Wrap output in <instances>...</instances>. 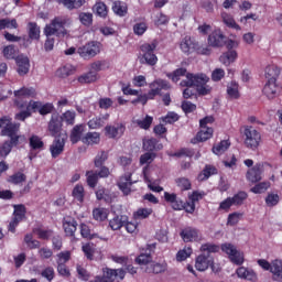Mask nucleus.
<instances>
[{"label": "nucleus", "instance_id": "9b49d317", "mask_svg": "<svg viewBox=\"0 0 282 282\" xmlns=\"http://www.w3.org/2000/svg\"><path fill=\"white\" fill-rule=\"evenodd\" d=\"M100 42L91 41L84 46L78 47L77 53L82 58H94L100 54Z\"/></svg>", "mask_w": 282, "mask_h": 282}, {"label": "nucleus", "instance_id": "4be33fe9", "mask_svg": "<svg viewBox=\"0 0 282 282\" xmlns=\"http://www.w3.org/2000/svg\"><path fill=\"white\" fill-rule=\"evenodd\" d=\"M15 63L18 66V74L19 76H25L26 74L30 73V58L24 55H19L15 58Z\"/></svg>", "mask_w": 282, "mask_h": 282}, {"label": "nucleus", "instance_id": "6ab92c4d", "mask_svg": "<svg viewBox=\"0 0 282 282\" xmlns=\"http://www.w3.org/2000/svg\"><path fill=\"white\" fill-rule=\"evenodd\" d=\"M247 180L252 184L261 182V180H263V164L257 163L253 167L249 169L247 172Z\"/></svg>", "mask_w": 282, "mask_h": 282}, {"label": "nucleus", "instance_id": "f704fd0d", "mask_svg": "<svg viewBox=\"0 0 282 282\" xmlns=\"http://www.w3.org/2000/svg\"><path fill=\"white\" fill-rule=\"evenodd\" d=\"M29 147L31 151H43L45 143L43 142V139H41V137L32 134L29 138Z\"/></svg>", "mask_w": 282, "mask_h": 282}, {"label": "nucleus", "instance_id": "37998d69", "mask_svg": "<svg viewBox=\"0 0 282 282\" xmlns=\"http://www.w3.org/2000/svg\"><path fill=\"white\" fill-rule=\"evenodd\" d=\"M93 10L97 17H100L101 19H107V14H109V9L107 8V4L105 2H97Z\"/></svg>", "mask_w": 282, "mask_h": 282}, {"label": "nucleus", "instance_id": "052dcab7", "mask_svg": "<svg viewBox=\"0 0 282 282\" xmlns=\"http://www.w3.org/2000/svg\"><path fill=\"white\" fill-rule=\"evenodd\" d=\"M2 54L7 61H17V48L13 44L7 45L2 50Z\"/></svg>", "mask_w": 282, "mask_h": 282}, {"label": "nucleus", "instance_id": "a18cd8bd", "mask_svg": "<svg viewBox=\"0 0 282 282\" xmlns=\"http://www.w3.org/2000/svg\"><path fill=\"white\" fill-rule=\"evenodd\" d=\"M223 23L227 25V28H231V30H241V26L237 24L235 21V18L232 15L228 14L227 12L221 13Z\"/></svg>", "mask_w": 282, "mask_h": 282}, {"label": "nucleus", "instance_id": "4468645a", "mask_svg": "<svg viewBox=\"0 0 282 282\" xmlns=\"http://www.w3.org/2000/svg\"><path fill=\"white\" fill-rule=\"evenodd\" d=\"M215 264V259L210 254L202 253L196 257L195 268L198 272H206L208 268H213Z\"/></svg>", "mask_w": 282, "mask_h": 282}, {"label": "nucleus", "instance_id": "680f3d73", "mask_svg": "<svg viewBox=\"0 0 282 282\" xmlns=\"http://www.w3.org/2000/svg\"><path fill=\"white\" fill-rule=\"evenodd\" d=\"M82 250L89 261H94V254L96 253V248L94 247V243L87 242L82 247Z\"/></svg>", "mask_w": 282, "mask_h": 282}, {"label": "nucleus", "instance_id": "7ed1b4c3", "mask_svg": "<svg viewBox=\"0 0 282 282\" xmlns=\"http://www.w3.org/2000/svg\"><path fill=\"white\" fill-rule=\"evenodd\" d=\"M155 50H158V40H153L151 43H144L140 46L139 61L141 65H149L150 67L158 65Z\"/></svg>", "mask_w": 282, "mask_h": 282}, {"label": "nucleus", "instance_id": "bb28decb", "mask_svg": "<svg viewBox=\"0 0 282 282\" xmlns=\"http://www.w3.org/2000/svg\"><path fill=\"white\" fill-rule=\"evenodd\" d=\"M239 98H241L239 83L231 80L227 84V100H239Z\"/></svg>", "mask_w": 282, "mask_h": 282}, {"label": "nucleus", "instance_id": "f3484780", "mask_svg": "<svg viewBox=\"0 0 282 282\" xmlns=\"http://www.w3.org/2000/svg\"><path fill=\"white\" fill-rule=\"evenodd\" d=\"M131 177H132L131 173H126L122 176H120L117 182V186L119 191H121V193L124 196L131 195V187L133 186V181L131 180Z\"/></svg>", "mask_w": 282, "mask_h": 282}, {"label": "nucleus", "instance_id": "c9c22d12", "mask_svg": "<svg viewBox=\"0 0 282 282\" xmlns=\"http://www.w3.org/2000/svg\"><path fill=\"white\" fill-rule=\"evenodd\" d=\"M28 180V176L23 172H15L7 178L8 184L19 186Z\"/></svg>", "mask_w": 282, "mask_h": 282}, {"label": "nucleus", "instance_id": "774afa93", "mask_svg": "<svg viewBox=\"0 0 282 282\" xmlns=\"http://www.w3.org/2000/svg\"><path fill=\"white\" fill-rule=\"evenodd\" d=\"M200 252H206L205 254H213L219 252V246L213 243H204L200 246Z\"/></svg>", "mask_w": 282, "mask_h": 282}, {"label": "nucleus", "instance_id": "6e6552de", "mask_svg": "<svg viewBox=\"0 0 282 282\" xmlns=\"http://www.w3.org/2000/svg\"><path fill=\"white\" fill-rule=\"evenodd\" d=\"M210 80V77L204 73L200 74H193V73H187L186 74V79H183L181 82V87H202L204 85H208Z\"/></svg>", "mask_w": 282, "mask_h": 282}, {"label": "nucleus", "instance_id": "bf43d9fd", "mask_svg": "<svg viewBox=\"0 0 282 282\" xmlns=\"http://www.w3.org/2000/svg\"><path fill=\"white\" fill-rule=\"evenodd\" d=\"M82 137H83V124H77L73 128L70 132L72 144H76L77 142H80Z\"/></svg>", "mask_w": 282, "mask_h": 282}, {"label": "nucleus", "instance_id": "412c9836", "mask_svg": "<svg viewBox=\"0 0 282 282\" xmlns=\"http://www.w3.org/2000/svg\"><path fill=\"white\" fill-rule=\"evenodd\" d=\"M236 274L238 279H243L245 281H251V282H258L259 276L257 275V272L252 269H248L246 267H240L236 270Z\"/></svg>", "mask_w": 282, "mask_h": 282}, {"label": "nucleus", "instance_id": "4c0bfd02", "mask_svg": "<svg viewBox=\"0 0 282 282\" xmlns=\"http://www.w3.org/2000/svg\"><path fill=\"white\" fill-rule=\"evenodd\" d=\"M75 72L76 69L74 68V66L66 64L56 70V76L57 78H69V76H73Z\"/></svg>", "mask_w": 282, "mask_h": 282}, {"label": "nucleus", "instance_id": "864d4df0", "mask_svg": "<svg viewBox=\"0 0 282 282\" xmlns=\"http://www.w3.org/2000/svg\"><path fill=\"white\" fill-rule=\"evenodd\" d=\"M98 180H99V176L97 172H94V171L86 172V182L89 188H96V186H98Z\"/></svg>", "mask_w": 282, "mask_h": 282}, {"label": "nucleus", "instance_id": "9d476101", "mask_svg": "<svg viewBox=\"0 0 282 282\" xmlns=\"http://www.w3.org/2000/svg\"><path fill=\"white\" fill-rule=\"evenodd\" d=\"M221 250L225 252V254H228V259L234 263L235 265H243V253L239 250H237V247L230 242H226L221 245Z\"/></svg>", "mask_w": 282, "mask_h": 282}, {"label": "nucleus", "instance_id": "de8ad7c7", "mask_svg": "<svg viewBox=\"0 0 282 282\" xmlns=\"http://www.w3.org/2000/svg\"><path fill=\"white\" fill-rule=\"evenodd\" d=\"M188 73L186 68H176L173 73H167L166 76L172 80V83H180L182 76H186Z\"/></svg>", "mask_w": 282, "mask_h": 282}, {"label": "nucleus", "instance_id": "2f4dec72", "mask_svg": "<svg viewBox=\"0 0 282 282\" xmlns=\"http://www.w3.org/2000/svg\"><path fill=\"white\" fill-rule=\"evenodd\" d=\"M218 170L214 165L206 164L202 173L198 174V182H206L212 175H217Z\"/></svg>", "mask_w": 282, "mask_h": 282}, {"label": "nucleus", "instance_id": "c85d7f7f", "mask_svg": "<svg viewBox=\"0 0 282 282\" xmlns=\"http://www.w3.org/2000/svg\"><path fill=\"white\" fill-rule=\"evenodd\" d=\"M238 57L239 54L237 51H227L220 55L219 61L223 65H225V67H230V65H232Z\"/></svg>", "mask_w": 282, "mask_h": 282}, {"label": "nucleus", "instance_id": "13d9d810", "mask_svg": "<svg viewBox=\"0 0 282 282\" xmlns=\"http://www.w3.org/2000/svg\"><path fill=\"white\" fill-rule=\"evenodd\" d=\"M84 144H98L100 142V133L88 132L83 139Z\"/></svg>", "mask_w": 282, "mask_h": 282}, {"label": "nucleus", "instance_id": "f03ea898", "mask_svg": "<svg viewBox=\"0 0 282 282\" xmlns=\"http://www.w3.org/2000/svg\"><path fill=\"white\" fill-rule=\"evenodd\" d=\"M66 25H69V18L67 17H55L50 24L44 28V34L47 37L44 42L45 52H52L54 50L55 40L50 36H57L58 39L67 36Z\"/></svg>", "mask_w": 282, "mask_h": 282}, {"label": "nucleus", "instance_id": "e433bc0d", "mask_svg": "<svg viewBox=\"0 0 282 282\" xmlns=\"http://www.w3.org/2000/svg\"><path fill=\"white\" fill-rule=\"evenodd\" d=\"M72 197L75 202L83 204L85 202V187L82 184H77L72 191Z\"/></svg>", "mask_w": 282, "mask_h": 282}, {"label": "nucleus", "instance_id": "7c9ffc66", "mask_svg": "<svg viewBox=\"0 0 282 282\" xmlns=\"http://www.w3.org/2000/svg\"><path fill=\"white\" fill-rule=\"evenodd\" d=\"M150 89H153L159 96H162V89H171V84L164 79H155L150 84Z\"/></svg>", "mask_w": 282, "mask_h": 282}, {"label": "nucleus", "instance_id": "79ce46f5", "mask_svg": "<svg viewBox=\"0 0 282 282\" xmlns=\"http://www.w3.org/2000/svg\"><path fill=\"white\" fill-rule=\"evenodd\" d=\"M105 69H109V63L107 59L95 61L90 64V72L98 74V72H105Z\"/></svg>", "mask_w": 282, "mask_h": 282}, {"label": "nucleus", "instance_id": "39448f33", "mask_svg": "<svg viewBox=\"0 0 282 282\" xmlns=\"http://www.w3.org/2000/svg\"><path fill=\"white\" fill-rule=\"evenodd\" d=\"M257 263L262 270L271 272L272 281L282 282V260L275 259L270 263L265 259H259Z\"/></svg>", "mask_w": 282, "mask_h": 282}, {"label": "nucleus", "instance_id": "3c124183", "mask_svg": "<svg viewBox=\"0 0 282 282\" xmlns=\"http://www.w3.org/2000/svg\"><path fill=\"white\" fill-rule=\"evenodd\" d=\"M230 198L234 206H243V204L246 203V199H248V193L243 191H239Z\"/></svg>", "mask_w": 282, "mask_h": 282}, {"label": "nucleus", "instance_id": "5fc2aeb1", "mask_svg": "<svg viewBox=\"0 0 282 282\" xmlns=\"http://www.w3.org/2000/svg\"><path fill=\"white\" fill-rule=\"evenodd\" d=\"M13 208H14L13 218L19 219L20 221H23L28 213V208H25V205L23 204L14 205Z\"/></svg>", "mask_w": 282, "mask_h": 282}, {"label": "nucleus", "instance_id": "338daca9", "mask_svg": "<svg viewBox=\"0 0 282 282\" xmlns=\"http://www.w3.org/2000/svg\"><path fill=\"white\" fill-rule=\"evenodd\" d=\"M193 254V248L191 247H184L182 250H180L176 253V261H186L188 259V257H191Z\"/></svg>", "mask_w": 282, "mask_h": 282}, {"label": "nucleus", "instance_id": "1a4fd4ad", "mask_svg": "<svg viewBox=\"0 0 282 282\" xmlns=\"http://www.w3.org/2000/svg\"><path fill=\"white\" fill-rule=\"evenodd\" d=\"M28 36H22V44L20 47H29L32 45V41H41V26L36 22H29L26 24Z\"/></svg>", "mask_w": 282, "mask_h": 282}, {"label": "nucleus", "instance_id": "c03bdc74", "mask_svg": "<svg viewBox=\"0 0 282 282\" xmlns=\"http://www.w3.org/2000/svg\"><path fill=\"white\" fill-rule=\"evenodd\" d=\"M228 149H230V140H223L213 147V153H215V155H221L226 153Z\"/></svg>", "mask_w": 282, "mask_h": 282}, {"label": "nucleus", "instance_id": "dca6fc26", "mask_svg": "<svg viewBox=\"0 0 282 282\" xmlns=\"http://www.w3.org/2000/svg\"><path fill=\"white\" fill-rule=\"evenodd\" d=\"M207 41L210 47H224V45H226V35H224V32L220 31V29H215L208 35Z\"/></svg>", "mask_w": 282, "mask_h": 282}, {"label": "nucleus", "instance_id": "aec40b11", "mask_svg": "<svg viewBox=\"0 0 282 282\" xmlns=\"http://www.w3.org/2000/svg\"><path fill=\"white\" fill-rule=\"evenodd\" d=\"M180 236L185 243H191L193 241H200L202 239V236H199V230L193 227H186L182 229Z\"/></svg>", "mask_w": 282, "mask_h": 282}, {"label": "nucleus", "instance_id": "ea45409f", "mask_svg": "<svg viewBox=\"0 0 282 282\" xmlns=\"http://www.w3.org/2000/svg\"><path fill=\"white\" fill-rule=\"evenodd\" d=\"M126 221H127V216L124 215L115 216L112 219L109 220V228H111V230H120V228L124 226Z\"/></svg>", "mask_w": 282, "mask_h": 282}, {"label": "nucleus", "instance_id": "6e6d98bb", "mask_svg": "<svg viewBox=\"0 0 282 282\" xmlns=\"http://www.w3.org/2000/svg\"><path fill=\"white\" fill-rule=\"evenodd\" d=\"M17 30L19 28V23L17 22V19H0V30Z\"/></svg>", "mask_w": 282, "mask_h": 282}, {"label": "nucleus", "instance_id": "a211bd4d", "mask_svg": "<svg viewBox=\"0 0 282 282\" xmlns=\"http://www.w3.org/2000/svg\"><path fill=\"white\" fill-rule=\"evenodd\" d=\"M105 131L107 138H110L111 140H118L124 135L127 127L123 123H116L115 126H106Z\"/></svg>", "mask_w": 282, "mask_h": 282}, {"label": "nucleus", "instance_id": "cd10ccee", "mask_svg": "<svg viewBox=\"0 0 282 282\" xmlns=\"http://www.w3.org/2000/svg\"><path fill=\"white\" fill-rule=\"evenodd\" d=\"M164 145L155 138L143 140V151L148 153H153V151H162Z\"/></svg>", "mask_w": 282, "mask_h": 282}, {"label": "nucleus", "instance_id": "c756f323", "mask_svg": "<svg viewBox=\"0 0 282 282\" xmlns=\"http://www.w3.org/2000/svg\"><path fill=\"white\" fill-rule=\"evenodd\" d=\"M164 199L167 204H172L173 210H182V199H177V194L164 192Z\"/></svg>", "mask_w": 282, "mask_h": 282}, {"label": "nucleus", "instance_id": "423d86ee", "mask_svg": "<svg viewBox=\"0 0 282 282\" xmlns=\"http://www.w3.org/2000/svg\"><path fill=\"white\" fill-rule=\"evenodd\" d=\"M127 271L124 269H110L108 267L102 269V275H96L95 282H113L117 279L124 281Z\"/></svg>", "mask_w": 282, "mask_h": 282}, {"label": "nucleus", "instance_id": "0e129e2a", "mask_svg": "<svg viewBox=\"0 0 282 282\" xmlns=\"http://www.w3.org/2000/svg\"><path fill=\"white\" fill-rule=\"evenodd\" d=\"M158 158L155 152H145L140 156V165L144 166V164H152V162Z\"/></svg>", "mask_w": 282, "mask_h": 282}, {"label": "nucleus", "instance_id": "a878e982", "mask_svg": "<svg viewBox=\"0 0 282 282\" xmlns=\"http://www.w3.org/2000/svg\"><path fill=\"white\" fill-rule=\"evenodd\" d=\"M197 48V42L193 41L191 36L186 35L180 43V50L183 54H193Z\"/></svg>", "mask_w": 282, "mask_h": 282}, {"label": "nucleus", "instance_id": "a19ab883", "mask_svg": "<svg viewBox=\"0 0 282 282\" xmlns=\"http://www.w3.org/2000/svg\"><path fill=\"white\" fill-rule=\"evenodd\" d=\"M109 119V115H106L104 117H94L88 121L89 129H100L101 127H105V120Z\"/></svg>", "mask_w": 282, "mask_h": 282}, {"label": "nucleus", "instance_id": "2eb2a0df", "mask_svg": "<svg viewBox=\"0 0 282 282\" xmlns=\"http://www.w3.org/2000/svg\"><path fill=\"white\" fill-rule=\"evenodd\" d=\"M48 131L53 138L65 135V133L62 132L63 121H61V117L58 115H52L51 120L48 122Z\"/></svg>", "mask_w": 282, "mask_h": 282}, {"label": "nucleus", "instance_id": "5701e85b", "mask_svg": "<svg viewBox=\"0 0 282 282\" xmlns=\"http://www.w3.org/2000/svg\"><path fill=\"white\" fill-rule=\"evenodd\" d=\"M169 269V264L166 262H151L145 265L144 272L145 274H163Z\"/></svg>", "mask_w": 282, "mask_h": 282}, {"label": "nucleus", "instance_id": "b1692460", "mask_svg": "<svg viewBox=\"0 0 282 282\" xmlns=\"http://www.w3.org/2000/svg\"><path fill=\"white\" fill-rule=\"evenodd\" d=\"M78 227V223L75 218L65 217L63 220V228L66 237H74L76 235V230Z\"/></svg>", "mask_w": 282, "mask_h": 282}, {"label": "nucleus", "instance_id": "49530a36", "mask_svg": "<svg viewBox=\"0 0 282 282\" xmlns=\"http://www.w3.org/2000/svg\"><path fill=\"white\" fill-rule=\"evenodd\" d=\"M33 234L37 235V239L47 241V240H50V237H52V235H54V230L36 227V228H33Z\"/></svg>", "mask_w": 282, "mask_h": 282}, {"label": "nucleus", "instance_id": "f257e3e1", "mask_svg": "<svg viewBox=\"0 0 282 282\" xmlns=\"http://www.w3.org/2000/svg\"><path fill=\"white\" fill-rule=\"evenodd\" d=\"M0 135L9 138L0 144V158L6 160L12 149H19L21 144H25V135L19 134L21 131V123L12 122V118L4 116L0 118Z\"/></svg>", "mask_w": 282, "mask_h": 282}, {"label": "nucleus", "instance_id": "0eeeda50", "mask_svg": "<svg viewBox=\"0 0 282 282\" xmlns=\"http://www.w3.org/2000/svg\"><path fill=\"white\" fill-rule=\"evenodd\" d=\"M14 101L13 105L17 109H23L28 107V100L25 98H34L36 96V89L30 87H22L19 90H14Z\"/></svg>", "mask_w": 282, "mask_h": 282}, {"label": "nucleus", "instance_id": "473e14b6", "mask_svg": "<svg viewBox=\"0 0 282 282\" xmlns=\"http://www.w3.org/2000/svg\"><path fill=\"white\" fill-rule=\"evenodd\" d=\"M112 12H115L117 17H127L129 7L126 2L117 0L112 2Z\"/></svg>", "mask_w": 282, "mask_h": 282}, {"label": "nucleus", "instance_id": "20e7f679", "mask_svg": "<svg viewBox=\"0 0 282 282\" xmlns=\"http://www.w3.org/2000/svg\"><path fill=\"white\" fill-rule=\"evenodd\" d=\"M243 144L251 151H257L261 144V132L252 126L243 127Z\"/></svg>", "mask_w": 282, "mask_h": 282}, {"label": "nucleus", "instance_id": "f8f14e48", "mask_svg": "<svg viewBox=\"0 0 282 282\" xmlns=\"http://www.w3.org/2000/svg\"><path fill=\"white\" fill-rule=\"evenodd\" d=\"M65 140H67V133L59 134L53 140V143L50 145V152L53 160H56L65 151Z\"/></svg>", "mask_w": 282, "mask_h": 282}, {"label": "nucleus", "instance_id": "393cba45", "mask_svg": "<svg viewBox=\"0 0 282 282\" xmlns=\"http://www.w3.org/2000/svg\"><path fill=\"white\" fill-rule=\"evenodd\" d=\"M215 130L210 127L200 128V131L197 132L196 137L191 140L192 144H197V142H206V140H210L213 138V133Z\"/></svg>", "mask_w": 282, "mask_h": 282}, {"label": "nucleus", "instance_id": "69168bd1", "mask_svg": "<svg viewBox=\"0 0 282 282\" xmlns=\"http://www.w3.org/2000/svg\"><path fill=\"white\" fill-rule=\"evenodd\" d=\"M268 188H270V182H261L251 187L250 192L254 193V195H261L262 193H265Z\"/></svg>", "mask_w": 282, "mask_h": 282}, {"label": "nucleus", "instance_id": "603ef678", "mask_svg": "<svg viewBox=\"0 0 282 282\" xmlns=\"http://www.w3.org/2000/svg\"><path fill=\"white\" fill-rule=\"evenodd\" d=\"M175 184L183 193L193 188V183H191V180H188L187 177L175 178Z\"/></svg>", "mask_w": 282, "mask_h": 282}, {"label": "nucleus", "instance_id": "e2e57ef3", "mask_svg": "<svg viewBox=\"0 0 282 282\" xmlns=\"http://www.w3.org/2000/svg\"><path fill=\"white\" fill-rule=\"evenodd\" d=\"M32 117V111H30V104H26V107L23 109H20V112L15 113L14 118L15 120H20L21 122H24V120H28V118Z\"/></svg>", "mask_w": 282, "mask_h": 282}, {"label": "nucleus", "instance_id": "4d7b16f0", "mask_svg": "<svg viewBox=\"0 0 282 282\" xmlns=\"http://www.w3.org/2000/svg\"><path fill=\"white\" fill-rule=\"evenodd\" d=\"M76 272L79 281H89L91 279V273L83 264H76Z\"/></svg>", "mask_w": 282, "mask_h": 282}, {"label": "nucleus", "instance_id": "ddd939ff", "mask_svg": "<svg viewBox=\"0 0 282 282\" xmlns=\"http://www.w3.org/2000/svg\"><path fill=\"white\" fill-rule=\"evenodd\" d=\"M262 94L268 100H274V98L281 96V85L274 79L268 80L262 89Z\"/></svg>", "mask_w": 282, "mask_h": 282}, {"label": "nucleus", "instance_id": "09e8293b", "mask_svg": "<svg viewBox=\"0 0 282 282\" xmlns=\"http://www.w3.org/2000/svg\"><path fill=\"white\" fill-rule=\"evenodd\" d=\"M280 74L281 70L276 65H269L265 67V78H268V80H276Z\"/></svg>", "mask_w": 282, "mask_h": 282}, {"label": "nucleus", "instance_id": "72a5a7b5", "mask_svg": "<svg viewBox=\"0 0 282 282\" xmlns=\"http://www.w3.org/2000/svg\"><path fill=\"white\" fill-rule=\"evenodd\" d=\"M151 261H153V256H151V245L148 247L145 252L140 253L135 258V263L139 265H149L151 264Z\"/></svg>", "mask_w": 282, "mask_h": 282}, {"label": "nucleus", "instance_id": "8fccbe9b", "mask_svg": "<svg viewBox=\"0 0 282 282\" xmlns=\"http://www.w3.org/2000/svg\"><path fill=\"white\" fill-rule=\"evenodd\" d=\"M61 3L67 10H78V8H83L85 6V0H61Z\"/></svg>", "mask_w": 282, "mask_h": 282}, {"label": "nucleus", "instance_id": "58836bf2", "mask_svg": "<svg viewBox=\"0 0 282 282\" xmlns=\"http://www.w3.org/2000/svg\"><path fill=\"white\" fill-rule=\"evenodd\" d=\"M78 83H80L82 85H89L91 83H96V80H98V74L90 70L88 73H85L84 75H80L77 78Z\"/></svg>", "mask_w": 282, "mask_h": 282}]
</instances>
